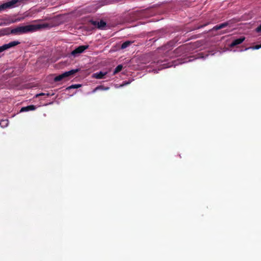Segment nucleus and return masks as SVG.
<instances>
[{
  "instance_id": "22",
  "label": "nucleus",
  "mask_w": 261,
  "mask_h": 261,
  "mask_svg": "<svg viewBox=\"0 0 261 261\" xmlns=\"http://www.w3.org/2000/svg\"><path fill=\"white\" fill-rule=\"evenodd\" d=\"M256 31L257 32H261V24L256 29Z\"/></svg>"
},
{
  "instance_id": "8",
  "label": "nucleus",
  "mask_w": 261,
  "mask_h": 261,
  "mask_svg": "<svg viewBox=\"0 0 261 261\" xmlns=\"http://www.w3.org/2000/svg\"><path fill=\"white\" fill-rule=\"evenodd\" d=\"M108 73L107 72L100 71L99 72H96L92 74V76L93 78L96 79H102L104 78V76Z\"/></svg>"
},
{
  "instance_id": "14",
  "label": "nucleus",
  "mask_w": 261,
  "mask_h": 261,
  "mask_svg": "<svg viewBox=\"0 0 261 261\" xmlns=\"http://www.w3.org/2000/svg\"><path fill=\"white\" fill-rule=\"evenodd\" d=\"M8 123H9V122H8V120H2L0 121V126L2 127H6L8 126Z\"/></svg>"
},
{
  "instance_id": "13",
  "label": "nucleus",
  "mask_w": 261,
  "mask_h": 261,
  "mask_svg": "<svg viewBox=\"0 0 261 261\" xmlns=\"http://www.w3.org/2000/svg\"><path fill=\"white\" fill-rule=\"evenodd\" d=\"M109 89V87H104L103 86H99L96 87L92 92V93H95L98 90H108Z\"/></svg>"
},
{
  "instance_id": "12",
  "label": "nucleus",
  "mask_w": 261,
  "mask_h": 261,
  "mask_svg": "<svg viewBox=\"0 0 261 261\" xmlns=\"http://www.w3.org/2000/svg\"><path fill=\"white\" fill-rule=\"evenodd\" d=\"M10 33H11L9 28H5L0 30V36L8 35Z\"/></svg>"
},
{
  "instance_id": "3",
  "label": "nucleus",
  "mask_w": 261,
  "mask_h": 261,
  "mask_svg": "<svg viewBox=\"0 0 261 261\" xmlns=\"http://www.w3.org/2000/svg\"><path fill=\"white\" fill-rule=\"evenodd\" d=\"M24 19V17H20L16 19L11 18H4L0 21V26L8 25L11 23L20 21Z\"/></svg>"
},
{
  "instance_id": "4",
  "label": "nucleus",
  "mask_w": 261,
  "mask_h": 261,
  "mask_svg": "<svg viewBox=\"0 0 261 261\" xmlns=\"http://www.w3.org/2000/svg\"><path fill=\"white\" fill-rule=\"evenodd\" d=\"M78 71H79V69H73V70H71L68 71H66V72L56 76L55 78V81H56V82L60 81L63 79L67 77L74 74Z\"/></svg>"
},
{
  "instance_id": "6",
  "label": "nucleus",
  "mask_w": 261,
  "mask_h": 261,
  "mask_svg": "<svg viewBox=\"0 0 261 261\" xmlns=\"http://www.w3.org/2000/svg\"><path fill=\"white\" fill-rule=\"evenodd\" d=\"M163 61L161 60L158 61L156 62V65H158L159 67V70L164 68L170 67L172 66V65L170 63H163Z\"/></svg>"
},
{
  "instance_id": "16",
  "label": "nucleus",
  "mask_w": 261,
  "mask_h": 261,
  "mask_svg": "<svg viewBox=\"0 0 261 261\" xmlns=\"http://www.w3.org/2000/svg\"><path fill=\"white\" fill-rule=\"evenodd\" d=\"M122 65H119L118 66H117V67L115 69L114 71V72H113V75L117 73L118 72H119V71H120L122 69Z\"/></svg>"
},
{
  "instance_id": "5",
  "label": "nucleus",
  "mask_w": 261,
  "mask_h": 261,
  "mask_svg": "<svg viewBox=\"0 0 261 261\" xmlns=\"http://www.w3.org/2000/svg\"><path fill=\"white\" fill-rule=\"evenodd\" d=\"M88 47V45L80 46L71 52V55L74 57L77 56L79 54L83 53Z\"/></svg>"
},
{
  "instance_id": "10",
  "label": "nucleus",
  "mask_w": 261,
  "mask_h": 261,
  "mask_svg": "<svg viewBox=\"0 0 261 261\" xmlns=\"http://www.w3.org/2000/svg\"><path fill=\"white\" fill-rule=\"evenodd\" d=\"M36 107L34 105H30L27 107H22L20 110V112H28L30 111H34L36 109Z\"/></svg>"
},
{
  "instance_id": "20",
  "label": "nucleus",
  "mask_w": 261,
  "mask_h": 261,
  "mask_svg": "<svg viewBox=\"0 0 261 261\" xmlns=\"http://www.w3.org/2000/svg\"><path fill=\"white\" fill-rule=\"evenodd\" d=\"M130 83V82H123L122 84L120 86V87H123L124 86L127 85L129 84Z\"/></svg>"
},
{
  "instance_id": "17",
  "label": "nucleus",
  "mask_w": 261,
  "mask_h": 261,
  "mask_svg": "<svg viewBox=\"0 0 261 261\" xmlns=\"http://www.w3.org/2000/svg\"><path fill=\"white\" fill-rule=\"evenodd\" d=\"M81 86H82V85L81 84L72 85L66 88V90H69V89H71L78 88L81 87Z\"/></svg>"
},
{
  "instance_id": "2",
  "label": "nucleus",
  "mask_w": 261,
  "mask_h": 261,
  "mask_svg": "<svg viewBox=\"0 0 261 261\" xmlns=\"http://www.w3.org/2000/svg\"><path fill=\"white\" fill-rule=\"evenodd\" d=\"M20 2V0H12L5 3L0 6V11L6 9H10L16 7L17 4Z\"/></svg>"
},
{
  "instance_id": "15",
  "label": "nucleus",
  "mask_w": 261,
  "mask_h": 261,
  "mask_svg": "<svg viewBox=\"0 0 261 261\" xmlns=\"http://www.w3.org/2000/svg\"><path fill=\"white\" fill-rule=\"evenodd\" d=\"M132 43H133V42L129 41H125L122 43V44L121 45V48L122 49H124V48H126L127 47H128V46H129Z\"/></svg>"
},
{
  "instance_id": "24",
  "label": "nucleus",
  "mask_w": 261,
  "mask_h": 261,
  "mask_svg": "<svg viewBox=\"0 0 261 261\" xmlns=\"http://www.w3.org/2000/svg\"><path fill=\"white\" fill-rule=\"evenodd\" d=\"M168 48V45H166L162 48L161 49H163V50H165L166 49Z\"/></svg>"
},
{
  "instance_id": "18",
  "label": "nucleus",
  "mask_w": 261,
  "mask_h": 261,
  "mask_svg": "<svg viewBox=\"0 0 261 261\" xmlns=\"http://www.w3.org/2000/svg\"><path fill=\"white\" fill-rule=\"evenodd\" d=\"M226 25H227V23H222L220 25H216L215 27H214V29H215L216 30H218L221 29L222 28H223L224 27H225Z\"/></svg>"
},
{
  "instance_id": "19",
  "label": "nucleus",
  "mask_w": 261,
  "mask_h": 261,
  "mask_svg": "<svg viewBox=\"0 0 261 261\" xmlns=\"http://www.w3.org/2000/svg\"><path fill=\"white\" fill-rule=\"evenodd\" d=\"M260 48H261V45H255V46H254L253 47L246 48L245 49V50H246L249 49L250 48L252 49H259Z\"/></svg>"
},
{
  "instance_id": "23",
  "label": "nucleus",
  "mask_w": 261,
  "mask_h": 261,
  "mask_svg": "<svg viewBox=\"0 0 261 261\" xmlns=\"http://www.w3.org/2000/svg\"><path fill=\"white\" fill-rule=\"evenodd\" d=\"M4 45H2V46H0V53H1V52H2V51H4V50H5V49H4Z\"/></svg>"
},
{
  "instance_id": "7",
  "label": "nucleus",
  "mask_w": 261,
  "mask_h": 261,
  "mask_svg": "<svg viewBox=\"0 0 261 261\" xmlns=\"http://www.w3.org/2000/svg\"><path fill=\"white\" fill-rule=\"evenodd\" d=\"M20 44V42L18 41H13L12 42H9L8 44H5L4 45V48L5 49V50H7L8 49H9L11 47H13L15 46H16Z\"/></svg>"
},
{
  "instance_id": "25",
  "label": "nucleus",
  "mask_w": 261,
  "mask_h": 261,
  "mask_svg": "<svg viewBox=\"0 0 261 261\" xmlns=\"http://www.w3.org/2000/svg\"><path fill=\"white\" fill-rule=\"evenodd\" d=\"M153 71H154L155 72H157L155 69H154Z\"/></svg>"
},
{
  "instance_id": "1",
  "label": "nucleus",
  "mask_w": 261,
  "mask_h": 261,
  "mask_svg": "<svg viewBox=\"0 0 261 261\" xmlns=\"http://www.w3.org/2000/svg\"><path fill=\"white\" fill-rule=\"evenodd\" d=\"M49 27L48 23L30 24L25 26H19L10 31L11 34L20 35L28 32H35L39 30L44 29Z\"/></svg>"
},
{
  "instance_id": "11",
  "label": "nucleus",
  "mask_w": 261,
  "mask_h": 261,
  "mask_svg": "<svg viewBox=\"0 0 261 261\" xmlns=\"http://www.w3.org/2000/svg\"><path fill=\"white\" fill-rule=\"evenodd\" d=\"M93 24L97 27L98 29H103L106 25V23L105 21L101 20L100 21H94Z\"/></svg>"
},
{
  "instance_id": "9",
  "label": "nucleus",
  "mask_w": 261,
  "mask_h": 261,
  "mask_svg": "<svg viewBox=\"0 0 261 261\" xmlns=\"http://www.w3.org/2000/svg\"><path fill=\"white\" fill-rule=\"evenodd\" d=\"M245 38L244 37H241L240 38L233 40L230 44V47H233L237 45L240 44L245 40Z\"/></svg>"
},
{
  "instance_id": "21",
  "label": "nucleus",
  "mask_w": 261,
  "mask_h": 261,
  "mask_svg": "<svg viewBox=\"0 0 261 261\" xmlns=\"http://www.w3.org/2000/svg\"><path fill=\"white\" fill-rule=\"evenodd\" d=\"M47 95V96L49 95V94L48 93H47V94H45V93H39V94H38L36 95V97H38L39 96H41V95Z\"/></svg>"
}]
</instances>
